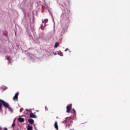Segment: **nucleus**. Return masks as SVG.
I'll return each mask as SVG.
<instances>
[{"instance_id": "nucleus-1", "label": "nucleus", "mask_w": 130, "mask_h": 130, "mask_svg": "<svg viewBox=\"0 0 130 130\" xmlns=\"http://www.w3.org/2000/svg\"><path fill=\"white\" fill-rule=\"evenodd\" d=\"M3 105L4 106L5 108H8L9 111L12 113L13 109L10 107V105H9V104H8V103L6 102L5 101L0 100V110L2 109V108H3Z\"/></svg>"}, {"instance_id": "nucleus-2", "label": "nucleus", "mask_w": 130, "mask_h": 130, "mask_svg": "<svg viewBox=\"0 0 130 130\" xmlns=\"http://www.w3.org/2000/svg\"><path fill=\"white\" fill-rule=\"evenodd\" d=\"M29 56L30 57V59H31L32 61H35L36 59H37V58L35 56L33 55V54H29Z\"/></svg>"}, {"instance_id": "nucleus-3", "label": "nucleus", "mask_w": 130, "mask_h": 130, "mask_svg": "<svg viewBox=\"0 0 130 130\" xmlns=\"http://www.w3.org/2000/svg\"><path fill=\"white\" fill-rule=\"evenodd\" d=\"M47 22H48V19H45L43 20L41 26H42V27H45V26H46V23H47Z\"/></svg>"}, {"instance_id": "nucleus-4", "label": "nucleus", "mask_w": 130, "mask_h": 130, "mask_svg": "<svg viewBox=\"0 0 130 130\" xmlns=\"http://www.w3.org/2000/svg\"><path fill=\"white\" fill-rule=\"evenodd\" d=\"M71 107H72V104L69 105L67 107V113H70V111H71Z\"/></svg>"}, {"instance_id": "nucleus-5", "label": "nucleus", "mask_w": 130, "mask_h": 130, "mask_svg": "<svg viewBox=\"0 0 130 130\" xmlns=\"http://www.w3.org/2000/svg\"><path fill=\"white\" fill-rule=\"evenodd\" d=\"M29 117L30 118H36L37 116L35 114L31 112L29 114Z\"/></svg>"}, {"instance_id": "nucleus-6", "label": "nucleus", "mask_w": 130, "mask_h": 130, "mask_svg": "<svg viewBox=\"0 0 130 130\" xmlns=\"http://www.w3.org/2000/svg\"><path fill=\"white\" fill-rule=\"evenodd\" d=\"M18 96H19V92H17L14 97H13V100L16 101V100H18Z\"/></svg>"}, {"instance_id": "nucleus-7", "label": "nucleus", "mask_w": 130, "mask_h": 130, "mask_svg": "<svg viewBox=\"0 0 130 130\" xmlns=\"http://www.w3.org/2000/svg\"><path fill=\"white\" fill-rule=\"evenodd\" d=\"M17 119L19 122H24V121H25V119H24V118L19 117Z\"/></svg>"}, {"instance_id": "nucleus-8", "label": "nucleus", "mask_w": 130, "mask_h": 130, "mask_svg": "<svg viewBox=\"0 0 130 130\" xmlns=\"http://www.w3.org/2000/svg\"><path fill=\"white\" fill-rule=\"evenodd\" d=\"M28 122L30 123L31 124H33V123H34V120L32 119H29L28 120Z\"/></svg>"}, {"instance_id": "nucleus-9", "label": "nucleus", "mask_w": 130, "mask_h": 130, "mask_svg": "<svg viewBox=\"0 0 130 130\" xmlns=\"http://www.w3.org/2000/svg\"><path fill=\"white\" fill-rule=\"evenodd\" d=\"M54 127L56 129H58V125H57V121H56L55 122Z\"/></svg>"}, {"instance_id": "nucleus-10", "label": "nucleus", "mask_w": 130, "mask_h": 130, "mask_svg": "<svg viewBox=\"0 0 130 130\" xmlns=\"http://www.w3.org/2000/svg\"><path fill=\"white\" fill-rule=\"evenodd\" d=\"M57 54L60 55V56H63V55L62 54V52H61V51H59L57 52Z\"/></svg>"}, {"instance_id": "nucleus-11", "label": "nucleus", "mask_w": 130, "mask_h": 130, "mask_svg": "<svg viewBox=\"0 0 130 130\" xmlns=\"http://www.w3.org/2000/svg\"><path fill=\"white\" fill-rule=\"evenodd\" d=\"M33 127L32 126L28 125L27 130H32Z\"/></svg>"}, {"instance_id": "nucleus-12", "label": "nucleus", "mask_w": 130, "mask_h": 130, "mask_svg": "<svg viewBox=\"0 0 130 130\" xmlns=\"http://www.w3.org/2000/svg\"><path fill=\"white\" fill-rule=\"evenodd\" d=\"M70 117L66 118V120L63 121V123H66V122H67V121H68V120H70Z\"/></svg>"}, {"instance_id": "nucleus-13", "label": "nucleus", "mask_w": 130, "mask_h": 130, "mask_svg": "<svg viewBox=\"0 0 130 130\" xmlns=\"http://www.w3.org/2000/svg\"><path fill=\"white\" fill-rule=\"evenodd\" d=\"M59 44V43L58 42L55 43V44L54 45L55 48H57V45H58Z\"/></svg>"}, {"instance_id": "nucleus-14", "label": "nucleus", "mask_w": 130, "mask_h": 130, "mask_svg": "<svg viewBox=\"0 0 130 130\" xmlns=\"http://www.w3.org/2000/svg\"><path fill=\"white\" fill-rule=\"evenodd\" d=\"M6 58H7V60L9 61L8 63H10V56H7L6 57Z\"/></svg>"}, {"instance_id": "nucleus-15", "label": "nucleus", "mask_w": 130, "mask_h": 130, "mask_svg": "<svg viewBox=\"0 0 130 130\" xmlns=\"http://www.w3.org/2000/svg\"><path fill=\"white\" fill-rule=\"evenodd\" d=\"M12 127H14V126H15V120L13 121V123L12 125Z\"/></svg>"}, {"instance_id": "nucleus-16", "label": "nucleus", "mask_w": 130, "mask_h": 130, "mask_svg": "<svg viewBox=\"0 0 130 130\" xmlns=\"http://www.w3.org/2000/svg\"><path fill=\"white\" fill-rule=\"evenodd\" d=\"M72 110H73V112H72V111H71V112L72 113H76V110H75V109H72Z\"/></svg>"}, {"instance_id": "nucleus-17", "label": "nucleus", "mask_w": 130, "mask_h": 130, "mask_svg": "<svg viewBox=\"0 0 130 130\" xmlns=\"http://www.w3.org/2000/svg\"><path fill=\"white\" fill-rule=\"evenodd\" d=\"M3 89L5 91V90H7V89H8V88L7 87H4V88H3Z\"/></svg>"}, {"instance_id": "nucleus-18", "label": "nucleus", "mask_w": 130, "mask_h": 130, "mask_svg": "<svg viewBox=\"0 0 130 130\" xmlns=\"http://www.w3.org/2000/svg\"><path fill=\"white\" fill-rule=\"evenodd\" d=\"M68 50H69V49H68V48H67V49L65 50V51H68Z\"/></svg>"}, {"instance_id": "nucleus-19", "label": "nucleus", "mask_w": 130, "mask_h": 130, "mask_svg": "<svg viewBox=\"0 0 130 130\" xmlns=\"http://www.w3.org/2000/svg\"><path fill=\"white\" fill-rule=\"evenodd\" d=\"M45 109H46V110H48V109H47V107H45Z\"/></svg>"}, {"instance_id": "nucleus-20", "label": "nucleus", "mask_w": 130, "mask_h": 130, "mask_svg": "<svg viewBox=\"0 0 130 130\" xmlns=\"http://www.w3.org/2000/svg\"><path fill=\"white\" fill-rule=\"evenodd\" d=\"M25 111H29V110H28V109H26Z\"/></svg>"}, {"instance_id": "nucleus-21", "label": "nucleus", "mask_w": 130, "mask_h": 130, "mask_svg": "<svg viewBox=\"0 0 130 130\" xmlns=\"http://www.w3.org/2000/svg\"><path fill=\"white\" fill-rule=\"evenodd\" d=\"M4 130H8V129L7 128H5Z\"/></svg>"}, {"instance_id": "nucleus-22", "label": "nucleus", "mask_w": 130, "mask_h": 130, "mask_svg": "<svg viewBox=\"0 0 130 130\" xmlns=\"http://www.w3.org/2000/svg\"><path fill=\"white\" fill-rule=\"evenodd\" d=\"M68 125H69V126H70V124L69 123V122L68 123Z\"/></svg>"}, {"instance_id": "nucleus-23", "label": "nucleus", "mask_w": 130, "mask_h": 130, "mask_svg": "<svg viewBox=\"0 0 130 130\" xmlns=\"http://www.w3.org/2000/svg\"><path fill=\"white\" fill-rule=\"evenodd\" d=\"M17 130H19V129H18Z\"/></svg>"}]
</instances>
